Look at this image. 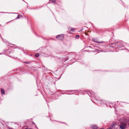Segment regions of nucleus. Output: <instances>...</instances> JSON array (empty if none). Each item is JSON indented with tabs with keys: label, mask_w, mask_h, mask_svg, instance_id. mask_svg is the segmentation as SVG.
I'll use <instances>...</instances> for the list:
<instances>
[{
	"label": "nucleus",
	"mask_w": 129,
	"mask_h": 129,
	"mask_svg": "<svg viewBox=\"0 0 129 129\" xmlns=\"http://www.w3.org/2000/svg\"><path fill=\"white\" fill-rule=\"evenodd\" d=\"M24 63H26L27 64H29L30 63L29 62H25Z\"/></svg>",
	"instance_id": "11"
},
{
	"label": "nucleus",
	"mask_w": 129,
	"mask_h": 129,
	"mask_svg": "<svg viewBox=\"0 0 129 129\" xmlns=\"http://www.w3.org/2000/svg\"><path fill=\"white\" fill-rule=\"evenodd\" d=\"M126 126V124L124 122L121 123L119 126L120 128L121 129H125Z\"/></svg>",
	"instance_id": "1"
},
{
	"label": "nucleus",
	"mask_w": 129,
	"mask_h": 129,
	"mask_svg": "<svg viewBox=\"0 0 129 129\" xmlns=\"http://www.w3.org/2000/svg\"><path fill=\"white\" fill-rule=\"evenodd\" d=\"M91 127L92 129H98V127L95 125H92Z\"/></svg>",
	"instance_id": "3"
},
{
	"label": "nucleus",
	"mask_w": 129,
	"mask_h": 129,
	"mask_svg": "<svg viewBox=\"0 0 129 129\" xmlns=\"http://www.w3.org/2000/svg\"><path fill=\"white\" fill-rule=\"evenodd\" d=\"M21 15H18L17 17V18H19L20 17H21Z\"/></svg>",
	"instance_id": "10"
},
{
	"label": "nucleus",
	"mask_w": 129,
	"mask_h": 129,
	"mask_svg": "<svg viewBox=\"0 0 129 129\" xmlns=\"http://www.w3.org/2000/svg\"><path fill=\"white\" fill-rule=\"evenodd\" d=\"M68 29L69 31H74V29L72 27H69L68 28Z\"/></svg>",
	"instance_id": "5"
},
{
	"label": "nucleus",
	"mask_w": 129,
	"mask_h": 129,
	"mask_svg": "<svg viewBox=\"0 0 129 129\" xmlns=\"http://www.w3.org/2000/svg\"><path fill=\"white\" fill-rule=\"evenodd\" d=\"M92 40L93 41H94V42H96V43H101V42L98 41V40L96 39H95L94 38H92Z\"/></svg>",
	"instance_id": "4"
},
{
	"label": "nucleus",
	"mask_w": 129,
	"mask_h": 129,
	"mask_svg": "<svg viewBox=\"0 0 129 129\" xmlns=\"http://www.w3.org/2000/svg\"><path fill=\"white\" fill-rule=\"evenodd\" d=\"M114 126V125H113V126Z\"/></svg>",
	"instance_id": "13"
},
{
	"label": "nucleus",
	"mask_w": 129,
	"mask_h": 129,
	"mask_svg": "<svg viewBox=\"0 0 129 129\" xmlns=\"http://www.w3.org/2000/svg\"><path fill=\"white\" fill-rule=\"evenodd\" d=\"M79 37V35H76V38L77 39Z\"/></svg>",
	"instance_id": "9"
},
{
	"label": "nucleus",
	"mask_w": 129,
	"mask_h": 129,
	"mask_svg": "<svg viewBox=\"0 0 129 129\" xmlns=\"http://www.w3.org/2000/svg\"><path fill=\"white\" fill-rule=\"evenodd\" d=\"M55 2V0H50V2L51 3H54Z\"/></svg>",
	"instance_id": "8"
},
{
	"label": "nucleus",
	"mask_w": 129,
	"mask_h": 129,
	"mask_svg": "<svg viewBox=\"0 0 129 129\" xmlns=\"http://www.w3.org/2000/svg\"><path fill=\"white\" fill-rule=\"evenodd\" d=\"M31 129V128H30V129Z\"/></svg>",
	"instance_id": "14"
},
{
	"label": "nucleus",
	"mask_w": 129,
	"mask_h": 129,
	"mask_svg": "<svg viewBox=\"0 0 129 129\" xmlns=\"http://www.w3.org/2000/svg\"><path fill=\"white\" fill-rule=\"evenodd\" d=\"M56 38L60 40H62L63 39L64 36L63 35H58L56 36Z\"/></svg>",
	"instance_id": "2"
},
{
	"label": "nucleus",
	"mask_w": 129,
	"mask_h": 129,
	"mask_svg": "<svg viewBox=\"0 0 129 129\" xmlns=\"http://www.w3.org/2000/svg\"><path fill=\"white\" fill-rule=\"evenodd\" d=\"M39 53H37L35 55V57H39Z\"/></svg>",
	"instance_id": "7"
},
{
	"label": "nucleus",
	"mask_w": 129,
	"mask_h": 129,
	"mask_svg": "<svg viewBox=\"0 0 129 129\" xmlns=\"http://www.w3.org/2000/svg\"><path fill=\"white\" fill-rule=\"evenodd\" d=\"M1 92L3 94H5V90L4 89H1Z\"/></svg>",
	"instance_id": "6"
},
{
	"label": "nucleus",
	"mask_w": 129,
	"mask_h": 129,
	"mask_svg": "<svg viewBox=\"0 0 129 129\" xmlns=\"http://www.w3.org/2000/svg\"><path fill=\"white\" fill-rule=\"evenodd\" d=\"M107 129H113L112 128V127H110L107 128Z\"/></svg>",
	"instance_id": "12"
}]
</instances>
